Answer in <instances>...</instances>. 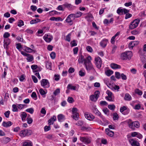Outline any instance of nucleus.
<instances>
[{"label": "nucleus", "mask_w": 146, "mask_h": 146, "mask_svg": "<svg viewBox=\"0 0 146 146\" xmlns=\"http://www.w3.org/2000/svg\"><path fill=\"white\" fill-rule=\"evenodd\" d=\"M92 57L90 56H88L85 59L84 62V64L86 65L88 64L91 63V60H92Z\"/></svg>", "instance_id": "ddd939ff"}, {"label": "nucleus", "mask_w": 146, "mask_h": 146, "mask_svg": "<svg viewBox=\"0 0 146 146\" xmlns=\"http://www.w3.org/2000/svg\"><path fill=\"white\" fill-rule=\"evenodd\" d=\"M85 18L88 21H92L94 17L91 14L88 13L85 17Z\"/></svg>", "instance_id": "6ab92c4d"}, {"label": "nucleus", "mask_w": 146, "mask_h": 146, "mask_svg": "<svg viewBox=\"0 0 146 146\" xmlns=\"http://www.w3.org/2000/svg\"><path fill=\"white\" fill-rule=\"evenodd\" d=\"M108 96L106 97L107 99L110 101H114V96L112 93L109 90H107L106 92Z\"/></svg>", "instance_id": "39448f33"}, {"label": "nucleus", "mask_w": 146, "mask_h": 146, "mask_svg": "<svg viewBox=\"0 0 146 146\" xmlns=\"http://www.w3.org/2000/svg\"><path fill=\"white\" fill-rule=\"evenodd\" d=\"M50 56L52 59H54L56 57V53L54 52H52L50 54Z\"/></svg>", "instance_id": "09e8293b"}, {"label": "nucleus", "mask_w": 146, "mask_h": 146, "mask_svg": "<svg viewBox=\"0 0 146 146\" xmlns=\"http://www.w3.org/2000/svg\"><path fill=\"white\" fill-rule=\"evenodd\" d=\"M31 97L33 98H35V100H36L37 98V96L35 92H33L32 93L31 95Z\"/></svg>", "instance_id": "5fc2aeb1"}, {"label": "nucleus", "mask_w": 146, "mask_h": 146, "mask_svg": "<svg viewBox=\"0 0 146 146\" xmlns=\"http://www.w3.org/2000/svg\"><path fill=\"white\" fill-rule=\"evenodd\" d=\"M124 99L126 100L130 101L131 100V97L129 94H126L124 97Z\"/></svg>", "instance_id": "c756f323"}, {"label": "nucleus", "mask_w": 146, "mask_h": 146, "mask_svg": "<svg viewBox=\"0 0 146 146\" xmlns=\"http://www.w3.org/2000/svg\"><path fill=\"white\" fill-rule=\"evenodd\" d=\"M75 17H76V18H78L82 16V13L80 11H78L77 13H75Z\"/></svg>", "instance_id": "49530a36"}, {"label": "nucleus", "mask_w": 146, "mask_h": 146, "mask_svg": "<svg viewBox=\"0 0 146 146\" xmlns=\"http://www.w3.org/2000/svg\"><path fill=\"white\" fill-rule=\"evenodd\" d=\"M118 118V116L117 114L115 113L113 114V119L114 120H117Z\"/></svg>", "instance_id": "052dcab7"}, {"label": "nucleus", "mask_w": 146, "mask_h": 146, "mask_svg": "<svg viewBox=\"0 0 146 146\" xmlns=\"http://www.w3.org/2000/svg\"><path fill=\"white\" fill-rule=\"evenodd\" d=\"M22 146H32V143L31 141L27 140L23 142Z\"/></svg>", "instance_id": "4be33fe9"}, {"label": "nucleus", "mask_w": 146, "mask_h": 146, "mask_svg": "<svg viewBox=\"0 0 146 146\" xmlns=\"http://www.w3.org/2000/svg\"><path fill=\"white\" fill-rule=\"evenodd\" d=\"M108 42V40L107 39H104L100 42V45L102 47L104 48L106 46Z\"/></svg>", "instance_id": "f3484780"}, {"label": "nucleus", "mask_w": 146, "mask_h": 146, "mask_svg": "<svg viewBox=\"0 0 146 146\" xmlns=\"http://www.w3.org/2000/svg\"><path fill=\"white\" fill-rule=\"evenodd\" d=\"M83 122L82 121H78V122L76 123V125L78 126H81L83 125Z\"/></svg>", "instance_id": "774afa93"}, {"label": "nucleus", "mask_w": 146, "mask_h": 146, "mask_svg": "<svg viewBox=\"0 0 146 146\" xmlns=\"http://www.w3.org/2000/svg\"><path fill=\"white\" fill-rule=\"evenodd\" d=\"M69 15H68L67 18L66 19L65 21L66 22L69 24V25H72L73 24L72 20L71 19Z\"/></svg>", "instance_id": "a878e982"}, {"label": "nucleus", "mask_w": 146, "mask_h": 146, "mask_svg": "<svg viewBox=\"0 0 146 146\" xmlns=\"http://www.w3.org/2000/svg\"><path fill=\"white\" fill-rule=\"evenodd\" d=\"M40 21V20L38 19H33L31 21L30 24H33L39 22Z\"/></svg>", "instance_id": "f704fd0d"}, {"label": "nucleus", "mask_w": 146, "mask_h": 146, "mask_svg": "<svg viewBox=\"0 0 146 146\" xmlns=\"http://www.w3.org/2000/svg\"><path fill=\"white\" fill-rule=\"evenodd\" d=\"M78 110L76 108H73L72 109V114H77L78 113Z\"/></svg>", "instance_id": "a18cd8bd"}, {"label": "nucleus", "mask_w": 146, "mask_h": 146, "mask_svg": "<svg viewBox=\"0 0 146 146\" xmlns=\"http://www.w3.org/2000/svg\"><path fill=\"white\" fill-rule=\"evenodd\" d=\"M135 92L139 95H141L142 94V92L138 89H136L135 90Z\"/></svg>", "instance_id": "603ef678"}, {"label": "nucleus", "mask_w": 146, "mask_h": 146, "mask_svg": "<svg viewBox=\"0 0 146 146\" xmlns=\"http://www.w3.org/2000/svg\"><path fill=\"white\" fill-rule=\"evenodd\" d=\"M86 69L88 71L94 70L93 66L92 63L85 65Z\"/></svg>", "instance_id": "dca6fc26"}, {"label": "nucleus", "mask_w": 146, "mask_h": 146, "mask_svg": "<svg viewBox=\"0 0 146 146\" xmlns=\"http://www.w3.org/2000/svg\"><path fill=\"white\" fill-rule=\"evenodd\" d=\"M32 133V131L31 130L24 129L20 131L19 135L21 137H24L31 135Z\"/></svg>", "instance_id": "f03ea898"}, {"label": "nucleus", "mask_w": 146, "mask_h": 146, "mask_svg": "<svg viewBox=\"0 0 146 146\" xmlns=\"http://www.w3.org/2000/svg\"><path fill=\"white\" fill-rule=\"evenodd\" d=\"M93 112L97 115L100 116L101 117H102L101 115V113L99 111L97 110V108H96L95 106H94L93 107Z\"/></svg>", "instance_id": "aec40b11"}, {"label": "nucleus", "mask_w": 146, "mask_h": 146, "mask_svg": "<svg viewBox=\"0 0 146 146\" xmlns=\"http://www.w3.org/2000/svg\"><path fill=\"white\" fill-rule=\"evenodd\" d=\"M129 141L132 146H139V143L133 139H129Z\"/></svg>", "instance_id": "9b49d317"}, {"label": "nucleus", "mask_w": 146, "mask_h": 146, "mask_svg": "<svg viewBox=\"0 0 146 146\" xmlns=\"http://www.w3.org/2000/svg\"><path fill=\"white\" fill-rule=\"evenodd\" d=\"M47 91H45L43 90V89L41 88L39 90V92L42 96L44 95L47 93Z\"/></svg>", "instance_id": "58836bf2"}, {"label": "nucleus", "mask_w": 146, "mask_h": 146, "mask_svg": "<svg viewBox=\"0 0 146 146\" xmlns=\"http://www.w3.org/2000/svg\"><path fill=\"white\" fill-rule=\"evenodd\" d=\"M52 64L50 62H47L46 64V67L47 69H50L51 68Z\"/></svg>", "instance_id": "69168bd1"}, {"label": "nucleus", "mask_w": 146, "mask_h": 146, "mask_svg": "<svg viewBox=\"0 0 146 146\" xmlns=\"http://www.w3.org/2000/svg\"><path fill=\"white\" fill-rule=\"evenodd\" d=\"M87 50L90 52H92L93 51V50L92 47L89 46H87L86 47Z\"/></svg>", "instance_id": "6e6d98bb"}, {"label": "nucleus", "mask_w": 146, "mask_h": 146, "mask_svg": "<svg viewBox=\"0 0 146 146\" xmlns=\"http://www.w3.org/2000/svg\"><path fill=\"white\" fill-rule=\"evenodd\" d=\"M57 118L58 121L61 122L64 119V116L62 114H60L58 115Z\"/></svg>", "instance_id": "b1692460"}, {"label": "nucleus", "mask_w": 146, "mask_h": 146, "mask_svg": "<svg viewBox=\"0 0 146 146\" xmlns=\"http://www.w3.org/2000/svg\"><path fill=\"white\" fill-rule=\"evenodd\" d=\"M56 120V117L55 115H53L50 119L48 121V123L50 125H52L54 123V122Z\"/></svg>", "instance_id": "a211bd4d"}, {"label": "nucleus", "mask_w": 146, "mask_h": 146, "mask_svg": "<svg viewBox=\"0 0 146 146\" xmlns=\"http://www.w3.org/2000/svg\"><path fill=\"white\" fill-rule=\"evenodd\" d=\"M28 62H31L34 59L33 56L29 54V56L27 57V58H26Z\"/></svg>", "instance_id": "473e14b6"}, {"label": "nucleus", "mask_w": 146, "mask_h": 146, "mask_svg": "<svg viewBox=\"0 0 146 146\" xmlns=\"http://www.w3.org/2000/svg\"><path fill=\"white\" fill-rule=\"evenodd\" d=\"M10 43V40L9 38L4 39V46H7Z\"/></svg>", "instance_id": "cd10ccee"}, {"label": "nucleus", "mask_w": 146, "mask_h": 146, "mask_svg": "<svg viewBox=\"0 0 146 146\" xmlns=\"http://www.w3.org/2000/svg\"><path fill=\"white\" fill-rule=\"evenodd\" d=\"M63 6L64 7V9L66 8H67L70 9H71L72 7V6L71 4L67 3L63 4Z\"/></svg>", "instance_id": "2f4dec72"}, {"label": "nucleus", "mask_w": 146, "mask_h": 146, "mask_svg": "<svg viewBox=\"0 0 146 146\" xmlns=\"http://www.w3.org/2000/svg\"><path fill=\"white\" fill-rule=\"evenodd\" d=\"M71 36V34L69 33L66 36L65 40L68 42H70V40Z\"/></svg>", "instance_id": "3c124183"}, {"label": "nucleus", "mask_w": 146, "mask_h": 146, "mask_svg": "<svg viewBox=\"0 0 146 146\" xmlns=\"http://www.w3.org/2000/svg\"><path fill=\"white\" fill-rule=\"evenodd\" d=\"M26 111L30 113L31 114H33L34 112V109L32 108H28L27 109Z\"/></svg>", "instance_id": "c03bdc74"}, {"label": "nucleus", "mask_w": 146, "mask_h": 146, "mask_svg": "<svg viewBox=\"0 0 146 146\" xmlns=\"http://www.w3.org/2000/svg\"><path fill=\"white\" fill-rule=\"evenodd\" d=\"M115 76L117 78L119 79L120 78L121 76L119 72H115Z\"/></svg>", "instance_id": "680f3d73"}, {"label": "nucleus", "mask_w": 146, "mask_h": 146, "mask_svg": "<svg viewBox=\"0 0 146 146\" xmlns=\"http://www.w3.org/2000/svg\"><path fill=\"white\" fill-rule=\"evenodd\" d=\"M17 105L16 104H13L12 105V111L13 112H17L18 111V110L17 108Z\"/></svg>", "instance_id": "4c0bfd02"}, {"label": "nucleus", "mask_w": 146, "mask_h": 146, "mask_svg": "<svg viewBox=\"0 0 146 146\" xmlns=\"http://www.w3.org/2000/svg\"><path fill=\"white\" fill-rule=\"evenodd\" d=\"M133 56L131 51H127L123 52L121 55V58L123 60H130Z\"/></svg>", "instance_id": "f257e3e1"}, {"label": "nucleus", "mask_w": 146, "mask_h": 146, "mask_svg": "<svg viewBox=\"0 0 146 146\" xmlns=\"http://www.w3.org/2000/svg\"><path fill=\"white\" fill-rule=\"evenodd\" d=\"M68 102L70 103H72L74 101L73 98L71 97H68L67 99Z\"/></svg>", "instance_id": "8fccbe9b"}, {"label": "nucleus", "mask_w": 146, "mask_h": 146, "mask_svg": "<svg viewBox=\"0 0 146 146\" xmlns=\"http://www.w3.org/2000/svg\"><path fill=\"white\" fill-rule=\"evenodd\" d=\"M10 36V34L8 32H5L3 35V37L4 39L8 38Z\"/></svg>", "instance_id": "de8ad7c7"}, {"label": "nucleus", "mask_w": 146, "mask_h": 146, "mask_svg": "<svg viewBox=\"0 0 146 146\" xmlns=\"http://www.w3.org/2000/svg\"><path fill=\"white\" fill-rule=\"evenodd\" d=\"M60 19H61V18L60 17L56 18L53 17H51L50 19V20L52 21H59Z\"/></svg>", "instance_id": "a19ab883"}, {"label": "nucleus", "mask_w": 146, "mask_h": 146, "mask_svg": "<svg viewBox=\"0 0 146 146\" xmlns=\"http://www.w3.org/2000/svg\"><path fill=\"white\" fill-rule=\"evenodd\" d=\"M24 25V24L23 21L21 20H20L19 21L18 23V26L19 27H21V26H23Z\"/></svg>", "instance_id": "bf43d9fd"}, {"label": "nucleus", "mask_w": 146, "mask_h": 146, "mask_svg": "<svg viewBox=\"0 0 146 146\" xmlns=\"http://www.w3.org/2000/svg\"><path fill=\"white\" fill-rule=\"evenodd\" d=\"M16 105H17L19 109L20 110L22 109L25 106V105L23 104H16Z\"/></svg>", "instance_id": "e2e57ef3"}, {"label": "nucleus", "mask_w": 146, "mask_h": 146, "mask_svg": "<svg viewBox=\"0 0 146 146\" xmlns=\"http://www.w3.org/2000/svg\"><path fill=\"white\" fill-rule=\"evenodd\" d=\"M125 122L128 125L129 127L130 128L133 130H135V129H134V124L132 125L133 122L132 121L131 119H129L125 121Z\"/></svg>", "instance_id": "9d476101"}, {"label": "nucleus", "mask_w": 146, "mask_h": 146, "mask_svg": "<svg viewBox=\"0 0 146 146\" xmlns=\"http://www.w3.org/2000/svg\"><path fill=\"white\" fill-rule=\"evenodd\" d=\"M12 125V123L11 121H9L6 122L4 121L2 123L3 126L5 127H9Z\"/></svg>", "instance_id": "412c9836"}, {"label": "nucleus", "mask_w": 146, "mask_h": 146, "mask_svg": "<svg viewBox=\"0 0 146 146\" xmlns=\"http://www.w3.org/2000/svg\"><path fill=\"white\" fill-rule=\"evenodd\" d=\"M120 111L123 114L125 115L129 113L130 110L127 106H123L120 108Z\"/></svg>", "instance_id": "423d86ee"}, {"label": "nucleus", "mask_w": 146, "mask_h": 146, "mask_svg": "<svg viewBox=\"0 0 146 146\" xmlns=\"http://www.w3.org/2000/svg\"><path fill=\"white\" fill-rule=\"evenodd\" d=\"M60 93V89L59 88L57 89L53 92V94L55 96L58 94Z\"/></svg>", "instance_id": "864d4df0"}, {"label": "nucleus", "mask_w": 146, "mask_h": 146, "mask_svg": "<svg viewBox=\"0 0 146 146\" xmlns=\"http://www.w3.org/2000/svg\"><path fill=\"white\" fill-rule=\"evenodd\" d=\"M110 66L113 69H120L121 68L120 66L114 63L111 64Z\"/></svg>", "instance_id": "5701e85b"}, {"label": "nucleus", "mask_w": 146, "mask_h": 146, "mask_svg": "<svg viewBox=\"0 0 146 146\" xmlns=\"http://www.w3.org/2000/svg\"><path fill=\"white\" fill-rule=\"evenodd\" d=\"M85 117L89 120H91L94 118V116L88 113H85L84 114Z\"/></svg>", "instance_id": "f8f14e48"}, {"label": "nucleus", "mask_w": 146, "mask_h": 146, "mask_svg": "<svg viewBox=\"0 0 146 146\" xmlns=\"http://www.w3.org/2000/svg\"><path fill=\"white\" fill-rule=\"evenodd\" d=\"M90 99L92 101H96L98 99V98H96L94 95H92L90 96Z\"/></svg>", "instance_id": "37998d69"}, {"label": "nucleus", "mask_w": 146, "mask_h": 146, "mask_svg": "<svg viewBox=\"0 0 146 146\" xmlns=\"http://www.w3.org/2000/svg\"><path fill=\"white\" fill-rule=\"evenodd\" d=\"M140 21L139 19H137L131 22L129 26V29H133L136 28L138 26Z\"/></svg>", "instance_id": "7ed1b4c3"}, {"label": "nucleus", "mask_w": 146, "mask_h": 146, "mask_svg": "<svg viewBox=\"0 0 146 146\" xmlns=\"http://www.w3.org/2000/svg\"><path fill=\"white\" fill-rule=\"evenodd\" d=\"M95 64L98 68H100L102 66V61L101 58L97 56L95 58Z\"/></svg>", "instance_id": "20e7f679"}, {"label": "nucleus", "mask_w": 146, "mask_h": 146, "mask_svg": "<svg viewBox=\"0 0 146 146\" xmlns=\"http://www.w3.org/2000/svg\"><path fill=\"white\" fill-rule=\"evenodd\" d=\"M105 73L108 76H110L113 74V72L111 70H109L106 71Z\"/></svg>", "instance_id": "72a5a7b5"}, {"label": "nucleus", "mask_w": 146, "mask_h": 146, "mask_svg": "<svg viewBox=\"0 0 146 146\" xmlns=\"http://www.w3.org/2000/svg\"><path fill=\"white\" fill-rule=\"evenodd\" d=\"M106 134L110 137H112L114 135V133L113 132L110 131L108 128L106 129Z\"/></svg>", "instance_id": "2eb2a0df"}, {"label": "nucleus", "mask_w": 146, "mask_h": 146, "mask_svg": "<svg viewBox=\"0 0 146 146\" xmlns=\"http://www.w3.org/2000/svg\"><path fill=\"white\" fill-rule=\"evenodd\" d=\"M103 111L106 114L108 115L109 114V110L108 108H106L103 109Z\"/></svg>", "instance_id": "338daca9"}, {"label": "nucleus", "mask_w": 146, "mask_h": 146, "mask_svg": "<svg viewBox=\"0 0 146 146\" xmlns=\"http://www.w3.org/2000/svg\"><path fill=\"white\" fill-rule=\"evenodd\" d=\"M84 56L80 55L78 56V61L79 63H82L84 62Z\"/></svg>", "instance_id": "393cba45"}, {"label": "nucleus", "mask_w": 146, "mask_h": 146, "mask_svg": "<svg viewBox=\"0 0 146 146\" xmlns=\"http://www.w3.org/2000/svg\"><path fill=\"white\" fill-rule=\"evenodd\" d=\"M41 84L44 88H48L50 86L48 80L46 79H43L42 80Z\"/></svg>", "instance_id": "0eeeda50"}, {"label": "nucleus", "mask_w": 146, "mask_h": 146, "mask_svg": "<svg viewBox=\"0 0 146 146\" xmlns=\"http://www.w3.org/2000/svg\"><path fill=\"white\" fill-rule=\"evenodd\" d=\"M76 86H73L72 84H68L67 86V88L68 90H75L76 89Z\"/></svg>", "instance_id": "bb28decb"}, {"label": "nucleus", "mask_w": 146, "mask_h": 146, "mask_svg": "<svg viewBox=\"0 0 146 146\" xmlns=\"http://www.w3.org/2000/svg\"><path fill=\"white\" fill-rule=\"evenodd\" d=\"M79 74L80 76L82 77L84 76L85 75L86 72L84 70L83 71L82 70H80L79 72Z\"/></svg>", "instance_id": "79ce46f5"}, {"label": "nucleus", "mask_w": 146, "mask_h": 146, "mask_svg": "<svg viewBox=\"0 0 146 146\" xmlns=\"http://www.w3.org/2000/svg\"><path fill=\"white\" fill-rule=\"evenodd\" d=\"M134 124V128L135 129V128H138L139 127L140 124L139 122L138 121H134L133 122L132 125Z\"/></svg>", "instance_id": "7c9ffc66"}, {"label": "nucleus", "mask_w": 146, "mask_h": 146, "mask_svg": "<svg viewBox=\"0 0 146 146\" xmlns=\"http://www.w3.org/2000/svg\"><path fill=\"white\" fill-rule=\"evenodd\" d=\"M27 123L29 124H31L33 121L31 117L27 118Z\"/></svg>", "instance_id": "0e129e2a"}, {"label": "nucleus", "mask_w": 146, "mask_h": 146, "mask_svg": "<svg viewBox=\"0 0 146 146\" xmlns=\"http://www.w3.org/2000/svg\"><path fill=\"white\" fill-rule=\"evenodd\" d=\"M131 33L133 35H137L139 33L140 31L139 30H135L131 31Z\"/></svg>", "instance_id": "ea45409f"}, {"label": "nucleus", "mask_w": 146, "mask_h": 146, "mask_svg": "<svg viewBox=\"0 0 146 146\" xmlns=\"http://www.w3.org/2000/svg\"><path fill=\"white\" fill-rule=\"evenodd\" d=\"M139 43V42L138 41H132L130 42L128 45V47L130 49H132L133 47L137 45Z\"/></svg>", "instance_id": "1a4fd4ad"}, {"label": "nucleus", "mask_w": 146, "mask_h": 146, "mask_svg": "<svg viewBox=\"0 0 146 146\" xmlns=\"http://www.w3.org/2000/svg\"><path fill=\"white\" fill-rule=\"evenodd\" d=\"M72 117L73 119L75 120H78L79 118V113H78V114H73V115L72 116Z\"/></svg>", "instance_id": "e433bc0d"}, {"label": "nucleus", "mask_w": 146, "mask_h": 146, "mask_svg": "<svg viewBox=\"0 0 146 146\" xmlns=\"http://www.w3.org/2000/svg\"><path fill=\"white\" fill-rule=\"evenodd\" d=\"M44 40L47 42H50L52 39V36L48 35H45L44 36Z\"/></svg>", "instance_id": "4468645a"}, {"label": "nucleus", "mask_w": 146, "mask_h": 146, "mask_svg": "<svg viewBox=\"0 0 146 146\" xmlns=\"http://www.w3.org/2000/svg\"><path fill=\"white\" fill-rule=\"evenodd\" d=\"M80 140L85 143H89L91 141V138L86 137H80Z\"/></svg>", "instance_id": "6e6552de"}, {"label": "nucleus", "mask_w": 146, "mask_h": 146, "mask_svg": "<svg viewBox=\"0 0 146 146\" xmlns=\"http://www.w3.org/2000/svg\"><path fill=\"white\" fill-rule=\"evenodd\" d=\"M58 9L59 10L64 11V10L63 4L62 5H59L57 7Z\"/></svg>", "instance_id": "13d9d810"}, {"label": "nucleus", "mask_w": 146, "mask_h": 146, "mask_svg": "<svg viewBox=\"0 0 146 146\" xmlns=\"http://www.w3.org/2000/svg\"><path fill=\"white\" fill-rule=\"evenodd\" d=\"M24 50L26 52L29 53L32 52L34 51L33 50L26 46H25L24 47Z\"/></svg>", "instance_id": "c85d7f7f"}, {"label": "nucleus", "mask_w": 146, "mask_h": 146, "mask_svg": "<svg viewBox=\"0 0 146 146\" xmlns=\"http://www.w3.org/2000/svg\"><path fill=\"white\" fill-rule=\"evenodd\" d=\"M108 107L109 109L112 110H113L115 108V106L114 105H109Z\"/></svg>", "instance_id": "4d7b16f0"}, {"label": "nucleus", "mask_w": 146, "mask_h": 146, "mask_svg": "<svg viewBox=\"0 0 146 146\" xmlns=\"http://www.w3.org/2000/svg\"><path fill=\"white\" fill-rule=\"evenodd\" d=\"M27 115L26 113L25 112H22L21 114V118L22 121H24L27 117Z\"/></svg>", "instance_id": "c9c22d12"}]
</instances>
